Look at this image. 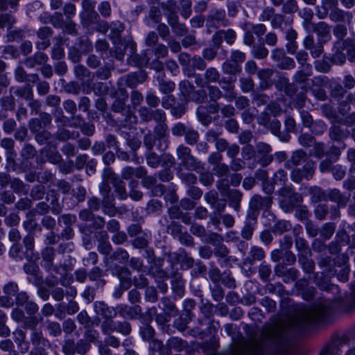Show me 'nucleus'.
<instances>
[{
    "label": "nucleus",
    "mask_w": 355,
    "mask_h": 355,
    "mask_svg": "<svg viewBox=\"0 0 355 355\" xmlns=\"http://www.w3.org/2000/svg\"><path fill=\"white\" fill-rule=\"evenodd\" d=\"M329 310L330 306L327 302L311 307H302L297 316L267 325L258 336L236 344L227 352L211 355H259L266 347L279 348L286 343L292 333L302 330L311 322L322 319Z\"/></svg>",
    "instance_id": "nucleus-1"
},
{
    "label": "nucleus",
    "mask_w": 355,
    "mask_h": 355,
    "mask_svg": "<svg viewBox=\"0 0 355 355\" xmlns=\"http://www.w3.org/2000/svg\"><path fill=\"white\" fill-rule=\"evenodd\" d=\"M279 193L282 198L279 201L280 206L285 212H291L302 200L300 196L290 187L282 188L279 191Z\"/></svg>",
    "instance_id": "nucleus-2"
},
{
    "label": "nucleus",
    "mask_w": 355,
    "mask_h": 355,
    "mask_svg": "<svg viewBox=\"0 0 355 355\" xmlns=\"http://www.w3.org/2000/svg\"><path fill=\"white\" fill-rule=\"evenodd\" d=\"M176 155L181 165L187 170L196 171L202 168L201 164L192 155L191 149L184 145H180L176 150Z\"/></svg>",
    "instance_id": "nucleus-3"
},
{
    "label": "nucleus",
    "mask_w": 355,
    "mask_h": 355,
    "mask_svg": "<svg viewBox=\"0 0 355 355\" xmlns=\"http://www.w3.org/2000/svg\"><path fill=\"white\" fill-rule=\"evenodd\" d=\"M315 168V163L313 160H308L302 168H295L291 171V178L296 183H300L303 179L309 180L313 178Z\"/></svg>",
    "instance_id": "nucleus-4"
},
{
    "label": "nucleus",
    "mask_w": 355,
    "mask_h": 355,
    "mask_svg": "<svg viewBox=\"0 0 355 355\" xmlns=\"http://www.w3.org/2000/svg\"><path fill=\"white\" fill-rule=\"evenodd\" d=\"M334 48L345 51L348 60L355 62V39L348 37L345 40H338L335 42Z\"/></svg>",
    "instance_id": "nucleus-5"
},
{
    "label": "nucleus",
    "mask_w": 355,
    "mask_h": 355,
    "mask_svg": "<svg viewBox=\"0 0 355 355\" xmlns=\"http://www.w3.org/2000/svg\"><path fill=\"white\" fill-rule=\"evenodd\" d=\"M82 6L83 8L81 13L82 20L87 25L94 23L98 18L97 12L94 10L95 3L91 0H83Z\"/></svg>",
    "instance_id": "nucleus-6"
},
{
    "label": "nucleus",
    "mask_w": 355,
    "mask_h": 355,
    "mask_svg": "<svg viewBox=\"0 0 355 355\" xmlns=\"http://www.w3.org/2000/svg\"><path fill=\"white\" fill-rule=\"evenodd\" d=\"M112 275L116 276L121 282V286L128 289L132 284L130 271L125 267L114 266L111 268Z\"/></svg>",
    "instance_id": "nucleus-7"
},
{
    "label": "nucleus",
    "mask_w": 355,
    "mask_h": 355,
    "mask_svg": "<svg viewBox=\"0 0 355 355\" xmlns=\"http://www.w3.org/2000/svg\"><path fill=\"white\" fill-rule=\"evenodd\" d=\"M349 339L347 337H342L333 341V343L325 347L321 352L320 355H340L343 348L349 345Z\"/></svg>",
    "instance_id": "nucleus-8"
},
{
    "label": "nucleus",
    "mask_w": 355,
    "mask_h": 355,
    "mask_svg": "<svg viewBox=\"0 0 355 355\" xmlns=\"http://www.w3.org/2000/svg\"><path fill=\"white\" fill-rule=\"evenodd\" d=\"M220 73L214 67H210L206 70L204 77L202 78L199 75L196 77V83L202 87L209 86L210 83H216L219 80Z\"/></svg>",
    "instance_id": "nucleus-9"
},
{
    "label": "nucleus",
    "mask_w": 355,
    "mask_h": 355,
    "mask_svg": "<svg viewBox=\"0 0 355 355\" xmlns=\"http://www.w3.org/2000/svg\"><path fill=\"white\" fill-rule=\"evenodd\" d=\"M272 148L270 145L264 142H259L256 145V153L263 166H267L273 159L270 154Z\"/></svg>",
    "instance_id": "nucleus-10"
},
{
    "label": "nucleus",
    "mask_w": 355,
    "mask_h": 355,
    "mask_svg": "<svg viewBox=\"0 0 355 355\" xmlns=\"http://www.w3.org/2000/svg\"><path fill=\"white\" fill-rule=\"evenodd\" d=\"M311 75V66L306 64L302 70L297 71L295 74V80L300 84L304 83L305 85L302 88L306 91L311 88L314 80H309L308 78Z\"/></svg>",
    "instance_id": "nucleus-11"
},
{
    "label": "nucleus",
    "mask_w": 355,
    "mask_h": 355,
    "mask_svg": "<svg viewBox=\"0 0 355 355\" xmlns=\"http://www.w3.org/2000/svg\"><path fill=\"white\" fill-rule=\"evenodd\" d=\"M270 197H261L259 195H254L250 201V208L254 211H259L261 209H268L272 205Z\"/></svg>",
    "instance_id": "nucleus-12"
},
{
    "label": "nucleus",
    "mask_w": 355,
    "mask_h": 355,
    "mask_svg": "<svg viewBox=\"0 0 355 355\" xmlns=\"http://www.w3.org/2000/svg\"><path fill=\"white\" fill-rule=\"evenodd\" d=\"M304 48L309 50L313 58H319L323 53V45L322 43L318 42L315 43L313 37L312 35L306 36L303 42Z\"/></svg>",
    "instance_id": "nucleus-13"
},
{
    "label": "nucleus",
    "mask_w": 355,
    "mask_h": 355,
    "mask_svg": "<svg viewBox=\"0 0 355 355\" xmlns=\"http://www.w3.org/2000/svg\"><path fill=\"white\" fill-rule=\"evenodd\" d=\"M167 130L168 126L164 123H158L155 128V133L159 140L157 148L160 151H164L168 147Z\"/></svg>",
    "instance_id": "nucleus-14"
},
{
    "label": "nucleus",
    "mask_w": 355,
    "mask_h": 355,
    "mask_svg": "<svg viewBox=\"0 0 355 355\" xmlns=\"http://www.w3.org/2000/svg\"><path fill=\"white\" fill-rule=\"evenodd\" d=\"M227 22L224 10L212 9L207 17V23L210 26H218L220 24L226 26Z\"/></svg>",
    "instance_id": "nucleus-15"
},
{
    "label": "nucleus",
    "mask_w": 355,
    "mask_h": 355,
    "mask_svg": "<svg viewBox=\"0 0 355 355\" xmlns=\"http://www.w3.org/2000/svg\"><path fill=\"white\" fill-rule=\"evenodd\" d=\"M338 0H322L321 1V7H317V16L320 19H324L329 12H331L333 10L336 9L338 7Z\"/></svg>",
    "instance_id": "nucleus-16"
},
{
    "label": "nucleus",
    "mask_w": 355,
    "mask_h": 355,
    "mask_svg": "<svg viewBox=\"0 0 355 355\" xmlns=\"http://www.w3.org/2000/svg\"><path fill=\"white\" fill-rule=\"evenodd\" d=\"M94 306L95 312L105 319L113 318L116 315V309L109 307L102 302H96Z\"/></svg>",
    "instance_id": "nucleus-17"
},
{
    "label": "nucleus",
    "mask_w": 355,
    "mask_h": 355,
    "mask_svg": "<svg viewBox=\"0 0 355 355\" xmlns=\"http://www.w3.org/2000/svg\"><path fill=\"white\" fill-rule=\"evenodd\" d=\"M141 312L139 306H129L128 305H119L116 306V313L127 318H134Z\"/></svg>",
    "instance_id": "nucleus-18"
},
{
    "label": "nucleus",
    "mask_w": 355,
    "mask_h": 355,
    "mask_svg": "<svg viewBox=\"0 0 355 355\" xmlns=\"http://www.w3.org/2000/svg\"><path fill=\"white\" fill-rule=\"evenodd\" d=\"M223 38H224L228 44H232L235 41L236 33L231 29L227 31H220L213 36V42L216 45H220Z\"/></svg>",
    "instance_id": "nucleus-19"
},
{
    "label": "nucleus",
    "mask_w": 355,
    "mask_h": 355,
    "mask_svg": "<svg viewBox=\"0 0 355 355\" xmlns=\"http://www.w3.org/2000/svg\"><path fill=\"white\" fill-rule=\"evenodd\" d=\"M12 334L19 351L21 353L27 352L29 349V343L26 339L25 331L21 329H16Z\"/></svg>",
    "instance_id": "nucleus-20"
},
{
    "label": "nucleus",
    "mask_w": 355,
    "mask_h": 355,
    "mask_svg": "<svg viewBox=\"0 0 355 355\" xmlns=\"http://www.w3.org/2000/svg\"><path fill=\"white\" fill-rule=\"evenodd\" d=\"M55 257V250L53 248L46 247L42 252V266L47 270H51L53 268V259Z\"/></svg>",
    "instance_id": "nucleus-21"
},
{
    "label": "nucleus",
    "mask_w": 355,
    "mask_h": 355,
    "mask_svg": "<svg viewBox=\"0 0 355 355\" xmlns=\"http://www.w3.org/2000/svg\"><path fill=\"white\" fill-rule=\"evenodd\" d=\"M146 171L143 166H139L136 168L131 166H126L122 171L121 177L125 180L131 179L134 176L138 178H141L146 175Z\"/></svg>",
    "instance_id": "nucleus-22"
},
{
    "label": "nucleus",
    "mask_w": 355,
    "mask_h": 355,
    "mask_svg": "<svg viewBox=\"0 0 355 355\" xmlns=\"http://www.w3.org/2000/svg\"><path fill=\"white\" fill-rule=\"evenodd\" d=\"M229 200V205L236 211L240 209V202L242 198V193L236 189H232L225 196Z\"/></svg>",
    "instance_id": "nucleus-23"
},
{
    "label": "nucleus",
    "mask_w": 355,
    "mask_h": 355,
    "mask_svg": "<svg viewBox=\"0 0 355 355\" xmlns=\"http://www.w3.org/2000/svg\"><path fill=\"white\" fill-rule=\"evenodd\" d=\"M314 32L321 37L324 42L328 40L331 37L330 26L324 21H320L315 24L313 30Z\"/></svg>",
    "instance_id": "nucleus-24"
},
{
    "label": "nucleus",
    "mask_w": 355,
    "mask_h": 355,
    "mask_svg": "<svg viewBox=\"0 0 355 355\" xmlns=\"http://www.w3.org/2000/svg\"><path fill=\"white\" fill-rule=\"evenodd\" d=\"M349 134V132L347 129H345L341 125L336 124L333 125L329 130V136L331 139L336 141L340 140L343 138L347 137Z\"/></svg>",
    "instance_id": "nucleus-25"
},
{
    "label": "nucleus",
    "mask_w": 355,
    "mask_h": 355,
    "mask_svg": "<svg viewBox=\"0 0 355 355\" xmlns=\"http://www.w3.org/2000/svg\"><path fill=\"white\" fill-rule=\"evenodd\" d=\"M346 17H347L348 19H352V14L345 12L338 7L333 10L329 14L330 19L334 21H343Z\"/></svg>",
    "instance_id": "nucleus-26"
},
{
    "label": "nucleus",
    "mask_w": 355,
    "mask_h": 355,
    "mask_svg": "<svg viewBox=\"0 0 355 355\" xmlns=\"http://www.w3.org/2000/svg\"><path fill=\"white\" fill-rule=\"evenodd\" d=\"M310 160L307 157L306 153L302 150H297L292 153L289 162L292 163L294 166H298L302 162L306 163V161Z\"/></svg>",
    "instance_id": "nucleus-27"
},
{
    "label": "nucleus",
    "mask_w": 355,
    "mask_h": 355,
    "mask_svg": "<svg viewBox=\"0 0 355 355\" xmlns=\"http://www.w3.org/2000/svg\"><path fill=\"white\" fill-rule=\"evenodd\" d=\"M149 19L152 20L153 22L156 24H159L162 20V13L160 8L156 6H151L150 7L148 16L145 19L146 24L148 26H150Z\"/></svg>",
    "instance_id": "nucleus-28"
},
{
    "label": "nucleus",
    "mask_w": 355,
    "mask_h": 355,
    "mask_svg": "<svg viewBox=\"0 0 355 355\" xmlns=\"http://www.w3.org/2000/svg\"><path fill=\"white\" fill-rule=\"evenodd\" d=\"M16 22L15 18L10 14H0V28H7L8 30L12 28Z\"/></svg>",
    "instance_id": "nucleus-29"
},
{
    "label": "nucleus",
    "mask_w": 355,
    "mask_h": 355,
    "mask_svg": "<svg viewBox=\"0 0 355 355\" xmlns=\"http://www.w3.org/2000/svg\"><path fill=\"white\" fill-rule=\"evenodd\" d=\"M146 74L141 73L140 78L136 73L128 74L125 77V84L130 87H135L137 84L146 80Z\"/></svg>",
    "instance_id": "nucleus-30"
},
{
    "label": "nucleus",
    "mask_w": 355,
    "mask_h": 355,
    "mask_svg": "<svg viewBox=\"0 0 355 355\" xmlns=\"http://www.w3.org/2000/svg\"><path fill=\"white\" fill-rule=\"evenodd\" d=\"M329 198L341 206H345L347 202V199L343 196L338 189L331 190L329 193Z\"/></svg>",
    "instance_id": "nucleus-31"
},
{
    "label": "nucleus",
    "mask_w": 355,
    "mask_h": 355,
    "mask_svg": "<svg viewBox=\"0 0 355 355\" xmlns=\"http://www.w3.org/2000/svg\"><path fill=\"white\" fill-rule=\"evenodd\" d=\"M102 238L105 240H103L98 246V250L103 254H108L112 250V246L109 241H107V234L105 232H102Z\"/></svg>",
    "instance_id": "nucleus-32"
},
{
    "label": "nucleus",
    "mask_w": 355,
    "mask_h": 355,
    "mask_svg": "<svg viewBox=\"0 0 355 355\" xmlns=\"http://www.w3.org/2000/svg\"><path fill=\"white\" fill-rule=\"evenodd\" d=\"M181 15L187 19L191 14V0H179Z\"/></svg>",
    "instance_id": "nucleus-33"
},
{
    "label": "nucleus",
    "mask_w": 355,
    "mask_h": 355,
    "mask_svg": "<svg viewBox=\"0 0 355 355\" xmlns=\"http://www.w3.org/2000/svg\"><path fill=\"white\" fill-rule=\"evenodd\" d=\"M14 141L10 138H6L1 140V146L7 150V159H12L14 157L13 146Z\"/></svg>",
    "instance_id": "nucleus-34"
},
{
    "label": "nucleus",
    "mask_w": 355,
    "mask_h": 355,
    "mask_svg": "<svg viewBox=\"0 0 355 355\" xmlns=\"http://www.w3.org/2000/svg\"><path fill=\"white\" fill-rule=\"evenodd\" d=\"M124 30V26L122 23L117 21L113 23L111 26V33L110 37L112 40H115L114 42H116L120 37L121 32Z\"/></svg>",
    "instance_id": "nucleus-35"
},
{
    "label": "nucleus",
    "mask_w": 355,
    "mask_h": 355,
    "mask_svg": "<svg viewBox=\"0 0 355 355\" xmlns=\"http://www.w3.org/2000/svg\"><path fill=\"white\" fill-rule=\"evenodd\" d=\"M15 93L26 100H31L33 96L32 88L28 85L17 89Z\"/></svg>",
    "instance_id": "nucleus-36"
},
{
    "label": "nucleus",
    "mask_w": 355,
    "mask_h": 355,
    "mask_svg": "<svg viewBox=\"0 0 355 355\" xmlns=\"http://www.w3.org/2000/svg\"><path fill=\"white\" fill-rule=\"evenodd\" d=\"M184 137L185 141L188 144L194 145L198 141L199 134L196 130L189 128L184 134Z\"/></svg>",
    "instance_id": "nucleus-37"
},
{
    "label": "nucleus",
    "mask_w": 355,
    "mask_h": 355,
    "mask_svg": "<svg viewBox=\"0 0 355 355\" xmlns=\"http://www.w3.org/2000/svg\"><path fill=\"white\" fill-rule=\"evenodd\" d=\"M180 90L181 94L185 97L189 98L193 91L194 90V87L191 85L188 80H183L180 83L179 85Z\"/></svg>",
    "instance_id": "nucleus-38"
},
{
    "label": "nucleus",
    "mask_w": 355,
    "mask_h": 355,
    "mask_svg": "<svg viewBox=\"0 0 355 355\" xmlns=\"http://www.w3.org/2000/svg\"><path fill=\"white\" fill-rule=\"evenodd\" d=\"M112 259L118 261L121 263H125L128 258L129 254L126 250L122 248H118L111 256Z\"/></svg>",
    "instance_id": "nucleus-39"
},
{
    "label": "nucleus",
    "mask_w": 355,
    "mask_h": 355,
    "mask_svg": "<svg viewBox=\"0 0 355 355\" xmlns=\"http://www.w3.org/2000/svg\"><path fill=\"white\" fill-rule=\"evenodd\" d=\"M223 70L227 74H236L240 72L241 67L236 62L232 63L227 61L223 64Z\"/></svg>",
    "instance_id": "nucleus-40"
},
{
    "label": "nucleus",
    "mask_w": 355,
    "mask_h": 355,
    "mask_svg": "<svg viewBox=\"0 0 355 355\" xmlns=\"http://www.w3.org/2000/svg\"><path fill=\"white\" fill-rule=\"evenodd\" d=\"M335 232V225L333 223H325L320 230L321 236L324 239H329Z\"/></svg>",
    "instance_id": "nucleus-41"
},
{
    "label": "nucleus",
    "mask_w": 355,
    "mask_h": 355,
    "mask_svg": "<svg viewBox=\"0 0 355 355\" xmlns=\"http://www.w3.org/2000/svg\"><path fill=\"white\" fill-rule=\"evenodd\" d=\"M31 342L33 345L37 346L42 345L45 346L48 341L42 337L41 331L35 329L31 335Z\"/></svg>",
    "instance_id": "nucleus-42"
},
{
    "label": "nucleus",
    "mask_w": 355,
    "mask_h": 355,
    "mask_svg": "<svg viewBox=\"0 0 355 355\" xmlns=\"http://www.w3.org/2000/svg\"><path fill=\"white\" fill-rule=\"evenodd\" d=\"M291 228V225L289 222L286 220H279L274 226V232L275 233L282 234L286 232H288Z\"/></svg>",
    "instance_id": "nucleus-43"
},
{
    "label": "nucleus",
    "mask_w": 355,
    "mask_h": 355,
    "mask_svg": "<svg viewBox=\"0 0 355 355\" xmlns=\"http://www.w3.org/2000/svg\"><path fill=\"white\" fill-rule=\"evenodd\" d=\"M109 184H110V182H103L100 187V192L103 196V202L107 204L111 202V198L110 196L111 188Z\"/></svg>",
    "instance_id": "nucleus-44"
},
{
    "label": "nucleus",
    "mask_w": 355,
    "mask_h": 355,
    "mask_svg": "<svg viewBox=\"0 0 355 355\" xmlns=\"http://www.w3.org/2000/svg\"><path fill=\"white\" fill-rule=\"evenodd\" d=\"M112 184L115 187V191L118 194L119 198L121 200L125 199L127 198V193L125 184L122 181L118 180Z\"/></svg>",
    "instance_id": "nucleus-45"
},
{
    "label": "nucleus",
    "mask_w": 355,
    "mask_h": 355,
    "mask_svg": "<svg viewBox=\"0 0 355 355\" xmlns=\"http://www.w3.org/2000/svg\"><path fill=\"white\" fill-rule=\"evenodd\" d=\"M252 54L255 58L263 59L268 56V51L263 45H259L253 48Z\"/></svg>",
    "instance_id": "nucleus-46"
},
{
    "label": "nucleus",
    "mask_w": 355,
    "mask_h": 355,
    "mask_svg": "<svg viewBox=\"0 0 355 355\" xmlns=\"http://www.w3.org/2000/svg\"><path fill=\"white\" fill-rule=\"evenodd\" d=\"M208 89V96L211 101L216 102L223 96V94L220 89L216 86H207Z\"/></svg>",
    "instance_id": "nucleus-47"
},
{
    "label": "nucleus",
    "mask_w": 355,
    "mask_h": 355,
    "mask_svg": "<svg viewBox=\"0 0 355 355\" xmlns=\"http://www.w3.org/2000/svg\"><path fill=\"white\" fill-rule=\"evenodd\" d=\"M175 85L172 81L166 82V81L162 80L159 82V91L166 94L172 92L175 89Z\"/></svg>",
    "instance_id": "nucleus-48"
},
{
    "label": "nucleus",
    "mask_w": 355,
    "mask_h": 355,
    "mask_svg": "<svg viewBox=\"0 0 355 355\" xmlns=\"http://www.w3.org/2000/svg\"><path fill=\"white\" fill-rule=\"evenodd\" d=\"M299 261L304 271L308 273L313 271L314 268V262L311 259H308L306 257H300Z\"/></svg>",
    "instance_id": "nucleus-49"
},
{
    "label": "nucleus",
    "mask_w": 355,
    "mask_h": 355,
    "mask_svg": "<svg viewBox=\"0 0 355 355\" xmlns=\"http://www.w3.org/2000/svg\"><path fill=\"white\" fill-rule=\"evenodd\" d=\"M216 187L220 191L222 196H226V194L231 191L230 189L229 181L226 178H223L216 182Z\"/></svg>",
    "instance_id": "nucleus-50"
},
{
    "label": "nucleus",
    "mask_w": 355,
    "mask_h": 355,
    "mask_svg": "<svg viewBox=\"0 0 355 355\" xmlns=\"http://www.w3.org/2000/svg\"><path fill=\"white\" fill-rule=\"evenodd\" d=\"M23 242L27 250V257L31 256L34 248V236L28 234L24 237Z\"/></svg>",
    "instance_id": "nucleus-51"
},
{
    "label": "nucleus",
    "mask_w": 355,
    "mask_h": 355,
    "mask_svg": "<svg viewBox=\"0 0 355 355\" xmlns=\"http://www.w3.org/2000/svg\"><path fill=\"white\" fill-rule=\"evenodd\" d=\"M297 9L298 6L295 0H287L282 7V11L285 13H293Z\"/></svg>",
    "instance_id": "nucleus-52"
},
{
    "label": "nucleus",
    "mask_w": 355,
    "mask_h": 355,
    "mask_svg": "<svg viewBox=\"0 0 355 355\" xmlns=\"http://www.w3.org/2000/svg\"><path fill=\"white\" fill-rule=\"evenodd\" d=\"M112 319V318L105 319L101 324L102 330L105 334H110V332L116 331L117 324Z\"/></svg>",
    "instance_id": "nucleus-53"
},
{
    "label": "nucleus",
    "mask_w": 355,
    "mask_h": 355,
    "mask_svg": "<svg viewBox=\"0 0 355 355\" xmlns=\"http://www.w3.org/2000/svg\"><path fill=\"white\" fill-rule=\"evenodd\" d=\"M3 292L6 295L13 296L16 295L18 292V286L15 282H8L3 288Z\"/></svg>",
    "instance_id": "nucleus-54"
},
{
    "label": "nucleus",
    "mask_w": 355,
    "mask_h": 355,
    "mask_svg": "<svg viewBox=\"0 0 355 355\" xmlns=\"http://www.w3.org/2000/svg\"><path fill=\"white\" fill-rule=\"evenodd\" d=\"M49 333L53 336H58L61 334V327L57 322H49L47 325Z\"/></svg>",
    "instance_id": "nucleus-55"
},
{
    "label": "nucleus",
    "mask_w": 355,
    "mask_h": 355,
    "mask_svg": "<svg viewBox=\"0 0 355 355\" xmlns=\"http://www.w3.org/2000/svg\"><path fill=\"white\" fill-rule=\"evenodd\" d=\"M332 62L336 64H343L346 61V55L343 53V51L335 49L331 59Z\"/></svg>",
    "instance_id": "nucleus-56"
},
{
    "label": "nucleus",
    "mask_w": 355,
    "mask_h": 355,
    "mask_svg": "<svg viewBox=\"0 0 355 355\" xmlns=\"http://www.w3.org/2000/svg\"><path fill=\"white\" fill-rule=\"evenodd\" d=\"M74 72L76 77L83 80L85 78L89 77V72L85 67L83 65H77L74 68Z\"/></svg>",
    "instance_id": "nucleus-57"
},
{
    "label": "nucleus",
    "mask_w": 355,
    "mask_h": 355,
    "mask_svg": "<svg viewBox=\"0 0 355 355\" xmlns=\"http://www.w3.org/2000/svg\"><path fill=\"white\" fill-rule=\"evenodd\" d=\"M250 256L253 260L260 261L265 257V253L262 248L253 246L250 250Z\"/></svg>",
    "instance_id": "nucleus-58"
},
{
    "label": "nucleus",
    "mask_w": 355,
    "mask_h": 355,
    "mask_svg": "<svg viewBox=\"0 0 355 355\" xmlns=\"http://www.w3.org/2000/svg\"><path fill=\"white\" fill-rule=\"evenodd\" d=\"M347 33V29L345 25L338 24L334 28V34L338 40H344Z\"/></svg>",
    "instance_id": "nucleus-59"
},
{
    "label": "nucleus",
    "mask_w": 355,
    "mask_h": 355,
    "mask_svg": "<svg viewBox=\"0 0 355 355\" xmlns=\"http://www.w3.org/2000/svg\"><path fill=\"white\" fill-rule=\"evenodd\" d=\"M98 11L103 17H108L111 14V6L109 2L103 1L98 7Z\"/></svg>",
    "instance_id": "nucleus-60"
},
{
    "label": "nucleus",
    "mask_w": 355,
    "mask_h": 355,
    "mask_svg": "<svg viewBox=\"0 0 355 355\" xmlns=\"http://www.w3.org/2000/svg\"><path fill=\"white\" fill-rule=\"evenodd\" d=\"M188 128L183 123H178L172 128L171 132L173 135L180 137L184 135Z\"/></svg>",
    "instance_id": "nucleus-61"
},
{
    "label": "nucleus",
    "mask_w": 355,
    "mask_h": 355,
    "mask_svg": "<svg viewBox=\"0 0 355 355\" xmlns=\"http://www.w3.org/2000/svg\"><path fill=\"white\" fill-rule=\"evenodd\" d=\"M146 101L147 104L152 107H156L160 103V100L158 96L155 95L153 93L148 92L146 96Z\"/></svg>",
    "instance_id": "nucleus-62"
},
{
    "label": "nucleus",
    "mask_w": 355,
    "mask_h": 355,
    "mask_svg": "<svg viewBox=\"0 0 355 355\" xmlns=\"http://www.w3.org/2000/svg\"><path fill=\"white\" fill-rule=\"evenodd\" d=\"M295 66V61L289 57L283 58L282 62L279 64V67L283 69H291Z\"/></svg>",
    "instance_id": "nucleus-63"
},
{
    "label": "nucleus",
    "mask_w": 355,
    "mask_h": 355,
    "mask_svg": "<svg viewBox=\"0 0 355 355\" xmlns=\"http://www.w3.org/2000/svg\"><path fill=\"white\" fill-rule=\"evenodd\" d=\"M241 88L243 92H248L253 89L254 84L251 78H242L240 79Z\"/></svg>",
    "instance_id": "nucleus-64"
}]
</instances>
